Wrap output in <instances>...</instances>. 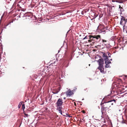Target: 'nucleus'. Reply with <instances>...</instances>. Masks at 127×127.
<instances>
[{"instance_id":"nucleus-1","label":"nucleus","mask_w":127,"mask_h":127,"mask_svg":"<svg viewBox=\"0 0 127 127\" xmlns=\"http://www.w3.org/2000/svg\"><path fill=\"white\" fill-rule=\"evenodd\" d=\"M97 62L99 65V66L97 68L98 69L100 70V72L104 74L106 72L104 70L103 65V64H104V60L102 59H100L98 60Z\"/></svg>"},{"instance_id":"nucleus-2","label":"nucleus","mask_w":127,"mask_h":127,"mask_svg":"<svg viewBox=\"0 0 127 127\" xmlns=\"http://www.w3.org/2000/svg\"><path fill=\"white\" fill-rule=\"evenodd\" d=\"M100 105H101V112L102 114H106V111L110 107L109 104L106 102H105L104 103L101 102Z\"/></svg>"},{"instance_id":"nucleus-3","label":"nucleus","mask_w":127,"mask_h":127,"mask_svg":"<svg viewBox=\"0 0 127 127\" xmlns=\"http://www.w3.org/2000/svg\"><path fill=\"white\" fill-rule=\"evenodd\" d=\"M92 38H96V39H99L100 40L101 39V36L99 35H94V36L92 35H89V38L90 39L88 40L89 42H91L93 41V39Z\"/></svg>"},{"instance_id":"nucleus-4","label":"nucleus","mask_w":127,"mask_h":127,"mask_svg":"<svg viewBox=\"0 0 127 127\" xmlns=\"http://www.w3.org/2000/svg\"><path fill=\"white\" fill-rule=\"evenodd\" d=\"M63 103V100L62 98L59 99L56 103L58 109H60V107H62V106Z\"/></svg>"},{"instance_id":"nucleus-5","label":"nucleus","mask_w":127,"mask_h":127,"mask_svg":"<svg viewBox=\"0 0 127 127\" xmlns=\"http://www.w3.org/2000/svg\"><path fill=\"white\" fill-rule=\"evenodd\" d=\"M127 22V19H125V17L122 16L121 19V21L120 22V24L123 26V27L125 26V25L126 22Z\"/></svg>"},{"instance_id":"nucleus-6","label":"nucleus","mask_w":127,"mask_h":127,"mask_svg":"<svg viewBox=\"0 0 127 127\" xmlns=\"http://www.w3.org/2000/svg\"><path fill=\"white\" fill-rule=\"evenodd\" d=\"M106 102L109 104L110 107L111 105H113L116 103V100L115 99Z\"/></svg>"},{"instance_id":"nucleus-7","label":"nucleus","mask_w":127,"mask_h":127,"mask_svg":"<svg viewBox=\"0 0 127 127\" xmlns=\"http://www.w3.org/2000/svg\"><path fill=\"white\" fill-rule=\"evenodd\" d=\"M61 87H59L57 88L54 89L52 91L53 93L54 94H57L60 91Z\"/></svg>"},{"instance_id":"nucleus-8","label":"nucleus","mask_w":127,"mask_h":127,"mask_svg":"<svg viewBox=\"0 0 127 127\" xmlns=\"http://www.w3.org/2000/svg\"><path fill=\"white\" fill-rule=\"evenodd\" d=\"M105 68H108L110 67L109 64L111 63V62L108 61V60H105Z\"/></svg>"},{"instance_id":"nucleus-9","label":"nucleus","mask_w":127,"mask_h":127,"mask_svg":"<svg viewBox=\"0 0 127 127\" xmlns=\"http://www.w3.org/2000/svg\"><path fill=\"white\" fill-rule=\"evenodd\" d=\"M102 53L103 54L102 57L104 60H105V61L108 60V57L107 55V53H105L103 52H102Z\"/></svg>"},{"instance_id":"nucleus-10","label":"nucleus","mask_w":127,"mask_h":127,"mask_svg":"<svg viewBox=\"0 0 127 127\" xmlns=\"http://www.w3.org/2000/svg\"><path fill=\"white\" fill-rule=\"evenodd\" d=\"M73 93V92L69 90L67 91L66 92V94L67 96H70Z\"/></svg>"},{"instance_id":"nucleus-11","label":"nucleus","mask_w":127,"mask_h":127,"mask_svg":"<svg viewBox=\"0 0 127 127\" xmlns=\"http://www.w3.org/2000/svg\"><path fill=\"white\" fill-rule=\"evenodd\" d=\"M81 120H69L71 122L72 121H73L74 122V121L77 122H80V121Z\"/></svg>"},{"instance_id":"nucleus-12","label":"nucleus","mask_w":127,"mask_h":127,"mask_svg":"<svg viewBox=\"0 0 127 127\" xmlns=\"http://www.w3.org/2000/svg\"><path fill=\"white\" fill-rule=\"evenodd\" d=\"M122 123L127 124V120H123L122 121Z\"/></svg>"},{"instance_id":"nucleus-13","label":"nucleus","mask_w":127,"mask_h":127,"mask_svg":"<svg viewBox=\"0 0 127 127\" xmlns=\"http://www.w3.org/2000/svg\"><path fill=\"white\" fill-rule=\"evenodd\" d=\"M116 2L120 3H123V2L122 0H116Z\"/></svg>"},{"instance_id":"nucleus-14","label":"nucleus","mask_w":127,"mask_h":127,"mask_svg":"<svg viewBox=\"0 0 127 127\" xmlns=\"http://www.w3.org/2000/svg\"><path fill=\"white\" fill-rule=\"evenodd\" d=\"M62 108V107H60V109H58V107L57 108V110H59V112L61 114H62V111L61 110Z\"/></svg>"},{"instance_id":"nucleus-15","label":"nucleus","mask_w":127,"mask_h":127,"mask_svg":"<svg viewBox=\"0 0 127 127\" xmlns=\"http://www.w3.org/2000/svg\"><path fill=\"white\" fill-rule=\"evenodd\" d=\"M23 102H20L19 103V104L18 105V107L19 108H20L21 105L22 104V103Z\"/></svg>"},{"instance_id":"nucleus-16","label":"nucleus","mask_w":127,"mask_h":127,"mask_svg":"<svg viewBox=\"0 0 127 127\" xmlns=\"http://www.w3.org/2000/svg\"><path fill=\"white\" fill-rule=\"evenodd\" d=\"M25 108V105L24 104H23L22 105V109L23 110Z\"/></svg>"},{"instance_id":"nucleus-17","label":"nucleus","mask_w":127,"mask_h":127,"mask_svg":"<svg viewBox=\"0 0 127 127\" xmlns=\"http://www.w3.org/2000/svg\"><path fill=\"white\" fill-rule=\"evenodd\" d=\"M120 11L121 12L124 11V10L123 7L121 9H120Z\"/></svg>"},{"instance_id":"nucleus-18","label":"nucleus","mask_w":127,"mask_h":127,"mask_svg":"<svg viewBox=\"0 0 127 127\" xmlns=\"http://www.w3.org/2000/svg\"><path fill=\"white\" fill-rule=\"evenodd\" d=\"M88 37H89V36H86L83 39H88Z\"/></svg>"},{"instance_id":"nucleus-19","label":"nucleus","mask_w":127,"mask_h":127,"mask_svg":"<svg viewBox=\"0 0 127 127\" xmlns=\"http://www.w3.org/2000/svg\"><path fill=\"white\" fill-rule=\"evenodd\" d=\"M102 41L104 43V42H106L107 41L106 40H105L104 39H102Z\"/></svg>"},{"instance_id":"nucleus-20","label":"nucleus","mask_w":127,"mask_h":127,"mask_svg":"<svg viewBox=\"0 0 127 127\" xmlns=\"http://www.w3.org/2000/svg\"><path fill=\"white\" fill-rule=\"evenodd\" d=\"M72 59V56H70V57H69V60L70 61Z\"/></svg>"},{"instance_id":"nucleus-21","label":"nucleus","mask_w":127,"mask_h":127,"mask_svg":"<svg viewBox=\"0 0 127 127\" xmlns=\"http://www.w3.org/2000/svg\"><path fill=\"white\" fill-rule=\"evenodd\" d=\"M125 112L126 113H127V109H126L125 110Z\"/></svg>"},{"instance_id":"nucleus-22","label":"nucleus","mask_w":127,"mask_h":127,"mask_svg":"<svg viewBox=\"0 0 127 127\" xmlns=\"http://www.w3.org/2000/svg\"><path fill=\"white\" fill-rule=\"evenodd\" d=\"M28 114H25V117H28Z\"/></svg>"},{"instance_id":"nucleus-23","label":"nucleus","mask_w":127,"mask_h":127,"mask_svg":"<svg viewBox=\"0 0 127 127\" xmlns=\"http://www.w3.org/2000/svg\"><path fill=\"white\" fill-rule=\"evenodd\" d=\"M82 112L83 113H85V111L84 110L83 111H82Z\"/></svg>"},{"instance_id":"nucleus-24","label":"nucleus","mask_w":127,"mask_h":127,"mask_svg":"<svg viewBox=\"0 0 127 127\" xmlns=\"http://www.w3.org/2000/svg\"><path fill=\"white\" fill-rule=\"evenodd\" d=\"M92 38L93 39V40H95V39H96V38Z\"/></svg>"},{"instance_id":"nucleus-25","label":"nucleus","mask_w":127,"mask_h":127,"mask_svg":"<svg viewBox=\"0 0 127 127\" xmlns=\"http://www.w3.org/2000/svg\"><path fill=\"white\" fill-rule=\"evenodd\" d=\"M122 7H121L120 5H119V8L121 9L122 8Z\"/></svg>"},{"instance_id":"nucleus-26","label":"nucleus","mask_w":127,"mask_h":127,"mask_svg":"<svg viewBox=\"0 0 127 127\" xmlns=\"http://www.w3.org/2000/svg\"><path fill=\"white\" fill-rule=\"evenodd\" d=\"M64 99H65V97H64Z\"/></svg>"},{"instance_id":"nucleus-27","label":"nucleus","mask_w":127,"mask_h":127,"mask_svg":"<svg viewBox=\"0 0 127 127\" xmlns=\"http://www.w3.org/2000/svg\"><path fill=\"white\" fill-rule=\"evenodd\" d=\"M125 77H127V76L126 75V76H125Z\"/></svg>"},{"instance_id":"nucleus-28","label":"nucleus","mask_w":127,"mask_h":127,"mask_svg":"<svg viewBox=\"0 0 127 127\" xmlns=\"http://www.w3.org/2000/svg\"><path fill=\"white\" fill-rule=\"evenodd\" d=\"M104 123H105V121L104 120Z\"/></svg>"},{"instance_id":"nucleus-29","label":"nucleus","mask_w":127,"mask_h":127,"mask_svg":"<svg viewBox=\"0 0 127 127\" xmlns=\"http://www.w3.org/2000/svg\"><path fill=\"white\" fill-rule=\"evenodd\" d=\"M122 119H123V116H122Z\"/></svg>"}]
</instances>
